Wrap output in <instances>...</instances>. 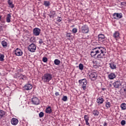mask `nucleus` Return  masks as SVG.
<instances>
[{
    "instance_id": "32",
    "label": "nucleus",
    "mask_w": 126,
    "mask_h": 126,
    "mask_svg": "<svg viewBox=\"0 0 126 126\" xmlns=\"http://www.w3.org/2000/svg\"><path fill=\"white\" fill-rule=\"evenodd\" d=\"M62 100L64 102H66V101H67V96H66L65 95H63V97L62 98Z\"/></svg>"
},
{
    "instance_id": "1",
    "label": "nucleus",
    "mask_w": 126,
    "mask_h": 126,
    "mask_svg": "<svg viewBox=\"0 0 126 126\" xmlns=\"http://www.w3.org/2000/svg\"><path fill=\"white\" fill-rule=\"evenodd\" d=\"M106 55V48L102 47H97L92 49L91 52V57L97 56L96 59H104Z\"/></svg>"
},
{
    "instance_id": "37",
    "label": "nucleus",
    "mask_w": 126,
    "mask_h": 126,
    "mask_svg": "<svg viewBox=\"0 0 126 126\" xmlns=\"http://www.w3.org/2000/svg\"><path fill=\"white\" fill-rule=\"evenodd\" d=\"M50 14L52 15L53 16H55L56 14V11H50Z\"/></svg>"
},
{
    "instance_id": "19",
    "label": "nucleus",
    "mask_w": 126,
    "mask_h": 126,
    "mask_svg": "<svg viewBox=\"0 0 126 126\" xmlns=\"http://www.w3.org/2000/svg\"><path fill=\"white\" fill-rule=\"evenodd\" d=\"M113 37L115 39H119L120 38V32L118 31L115 32L113 34Z\"/></svg>"
},
{
    "instance_id": "35",
    "label": "nucleus",
    "mask_w": 126,
    "mask_h": 126,
    "mask_svg": "<svg viewBox=\"0 0 126 126\" xmlns=\"http://www.w3.org/2000/svg\"><path fill=\"white\" fill-rule=\"evenodd\" d=\"M39 118H43V117H44V112H40V113L39 114Z\"/></svg>"
},
{
    "instance_id": "31",
    "label": "nucleus",
    "mask_w": 126,
    "mask_h": 126,
    "mask_svg": "<svg viewBox=\"0 0 126 126\" xmlns=\"http://www.w3.org/2000/svg\"><path fill=\"white\" fill-rule=\"evenodd\" d=\"M84 66H83V64L82 63H80L79 64V68L80 70H83Z\"/></svg>"
},
{
    "instance_id": "44",
    "label": "nucleus",
    "mask_w": 126,
    "mask_h": 126,
    "mask_svg": "<svg viewBox=\"0 0 126 126\" xmlns=\"http://www.w3.org/2000/svg\"><path fill=\"white\" fill-rule=\"evenodd\" d=\"M103 126H107V123L105 122V123L103 124Z\"/></svg>"
},
{
    "instance_id": "25",
    "label": "nucleus",
    "mask_w": 126,
    "mask_h": 126,
    "mask_svg": "<svg viewBox=\"0 0 126 126\" xmlns=\"http://www.w3.org/2000/svg\"><path fill=\"white\" fill-rule=\"evenodd\" d=\"M121 108L122 110H126V104L125 103H123L121 105Z\"/></svg>"
},
{
    "instance_id": "8",
    "label": "nucleus",
    "mask_w": 126,
    "mask_h": 126,
    "mask_svg": "<svg viewBox=\"0 0 126 126\" xmlns=\"http://www.w3.org/2000/svg\"><path fill=\"white\" fill-rule=\"evenodd\" d=\"M113 16L114 19H121V18H123V13H115L113 14Z\"/></svg>"
},
{
    "instance_id": "16",
    "label": "nucleus",
    "mask_w": 126,
    "mask_h": 126,
    "mask_svg": "<svg viewBox=\"0 0 126 126\" xmlns=\"http://www.w3.org/2000/svg\"><path fill=\"white\" fill-rule=\"evenodd\" d=\"M6 21L7 23H9L11 22V15H10V14H7L6 16Z\"/></svg>"
},
{
    "instance_id": "10",
    "label": "nucleus",
    "mask_w": 126,
    "mask_h": 126,
    "mask_svg": "<svg viewBox=\"0 0 126 126\" xmlns=\"http://www.w3.org/2000/svg\"><path fill=\"white\" fill-rule=\"evenodd\" d=\"M32 102L34 105H39L40 103V99L38 97L33 96L32 99Z\"/></svg>"
},
{
    "instance_id": "17",
    "label": "nucleus",
    "mask_w": 126,
    "mask_h": 126,
    "mask_svg": "<svg viewBox=\"0 0 126 126\" xmlns=\"http://www.w3.org/2000/svg\"><path fill=\"white\" fill-rule=\"evenodd\" d=\"M84 119L86 122V125H87V126H89V122H88L89 121V116L87 115H85Z\"/></svg>"
},
{
    "instance_id": "5",
    "label": "nucleus",
    "mask_w": 126,
    "mask_h": 126,
    "mask_svg": "<svg viewBox=\"0 0 126 126\" xmlns=\"http://www.w3.org/2000/svg\"><path fill=\"white\" fill-rule=\"evenodd\" d=\"M81 33L83 34H87L89 32V28L87 25H84L82 26L80 30Z\"/></svg>"
},
{
    "instance_id": "12",
    "label": "nucleus",
    "mask_w": 126,
    "mask_h": 126,
    "mask_svg": "<svg viewBox=\"0 0 126 126\" xmlns=\"http://www.w3.org/2000/svg\"><path fill=\"white\" fill-rule=\"evenodd\" d=\"M33 88V86L31 84H27L24 87V90H27V91H29Z\"/></svg>"
},
{
    "instance_id": "40",
    "label": "nucleus",
    "mask_w": 126,
    "mask_h": 126,
    "mask_svg": "<svg viewBox=\"0 0 126 126\" xmlns=\"http://www.w3.org/2000/svg\"><path fill=\"white\" fill-rule=\"evenodd\" d=\"M66 37H69V38H70V37H71V35H70V33H68L66 34Z\"/></svg>"
},
{
    "instance_id": "4",
    "label": "nucleus",
    "mask_w": 126,
    "mask_h": 126,
    "mask_svg": "<svg viewBox=\"0 0 126 126\" xmlns=\"http://www.w3.org/2000/svg\"><path fill=\"white\" fill-rule=\"evenodd\" d=\"M79 82L80 83V86H81L83 89L85 90L86 89V85H87V80L86 79H83L80 80Z\"/></svg>"
},
{
    "instance_id": "7",
    "label": "nucleus",
    "mask_w": 126,
    "mask_h": 126,
    "mask_svg": "<svg viewBox=\"0 0 126 126\" xmlns=\"http://www.w3.org/2000/svg\"><path fill=\"white\" fill-rule=\"evenodd\" d=\"M29 51L32 53H34L36 51V45L34 43H32L30 44L28 48Z\"/></svg>"
},
{
    "instance_id": "39",
    "label": "nucleus",
    "mask_w": 126,
    "mask_h": 126,
    "mask_svg": "<svg viewBox=\"0 0 126 126\" xmlns=\"http://www.w3.org/2000/svg\"><path fill=\"white\" fill-rule=\"evenodd\" d=\"M72 32H73V33H77V29H76V28L73 29Z\"/></svg>"
},
{
    "instance_id": "34",
    "label": "nucleus",
    "mask_w": 126,
    "mask_h": 126,
    "mask_svg": "<svg viewBox=\"0 0 126 126\" xmlns=\"http://www.w3.org/2000/svg\"><path fill=\"white\" fill-rule=\"evenodd\" d=\"M20 76L23 80H26V76L24 75H21Z\"/></svg>"
},
{
    "instance_id": "29",
    "label": "nucleus",
    "mask_w": 126,
    "mask_h": 126,
    "mask_svg": "<svg viewBox=\"0 0 126 126\" xmlns=\"http://www.w3.org/2000/svg\"><path fill=\"white\" fill-rule=\"evenodd\" d=\"M44 4L45 6H50V1H44Z\"/></svg>"
},
{
    "instance_id": "38",
    "label": "nucleus",
    "mask_w": 126,
    "mask_h": 126,
    "mask_svg": "<svg viewBox=\"0 0 126 126\" xmlns=\"http://www.w3.org/2000/svg\"><path fill=\"white\" fill-rule=\"evenodd\" d=\"M121 124L122 126H125V125H126V121L122 120L121 122Z\"/></svg>"
},
{
    "instance_id": "18",
    "label": "nucleus",
    "mask_w": 126,
    "mask_h": 126,
    "mask_svg": "<svg viewBox=\"0 0 126 126\" xmlns=\"http://www.w3.org/2000/svg\"><path fill=\"white\" fill-rule=\"evenodd\" d=\"M109 65L111 69H116L117 68V65L114 62L110 63Z\"/></svg>"
},
{
    "instance_id": "15",
    "label": "nucleus",
    "mask_w": 126,
    "mask_h": 126,
    "mask_svg": "<svg viewBox=\"0 0 126 126\" xmlns=\"http://www.w3.org/2000/svg\"><path fill=\"white\" fill-rule=\"evenodd\" d=\"M116 74L114 73H111L108 75V77L109 79H110V80H112L114 78H116Z\"/></svg>"
},
{
    "instance_id": "30",
    "label": "nucleus",
    "mask_w": 126,
    "mask_h": 126,
    "mask_svg": "<svg viewBox=\"0 0 126 126\" xmlns=\"http://www.w3.org/2000/svg\"><path fill=\"white\" fill-rule=\"evenodd\" d=\"M105 106L107 108V109H109V108L111 107V103L109 102H107L105 104Z\"/></svg>"
},
{
    "instance_id": "11",
    "label": "nucleus",
    "mask_w": 126,
    "mask_h": 126,
    "mask_svg": "<svg viewBox=\"0 0 126 126\" xmlns=\"http://www.w3.org/2000/svg\"><path fill=\"white\" fill-rule=\"evenodd\" d=\"M14 54L16 56H21L23 55V52H22V51L20 49L16 48L14 51Z\"/></svg>"
},
{
    "instance_id": "42",
    "label": "nucleus",
    "mask_w": 126,
    "mask_h": 126,
    "mask_svg": "<svg viewBox=\"0 0 126 126\" xmlns=\"http://www.w3.org/2000/svg\"><path fill=\"white\" fill-rule=\"evenodd\" d=\"M55 95L56 96H60V94L59 93V92H56L55 93Z\"/></svg>"
},
{
    "instance_id": "21",
    "label": "nucleus",
    "mask_w": 126,
    "mask_h": 126,
    "mask_svg": "<svg viewBox=\"0 0 126 126\" xmlns=\"http://www.w3.org/2000/svg\"><path fill=\"white\" fill-rule=\"evenodd\" d=\"M45 112L47 114H51L52 113V108H51V106H48L46 109Z\"/></svg>"
},
{
    "instance_id": "2",
    "label": "nucleus",
    "mask_w": 126,
    "mask_h": 126,
    "mask_svg": "<svg viewBox=\"0 0 126 126\" xmlns=\"http://www.w3.org/2000/svg\"><path fill=\"white\" fill-rule=\"evenodd\" d=\"M52 79H53V75L49 73L45 74L42 77V80L43 82H44V83H48L50 82Z\"/></svg>"
},
{
    "instance_id": "24",
    "label": "nucleus",
    "mask_w": 126,
    "mask_h": 126,
    "mask_svg": "<svg viewBox=\"0 0 126 126\" xmlns=\"http://www.w3.org/2000/svg\"><path fill=\"white\" fill-rule=\"evenodd\" d=\"M5 116V112L3 110H0V119Z\"/></svg>"
},
{
    "instance_id": "36",
    "label": "nucleus",
    "mask_w": 126,
    "mask_h": 126,
    "mask_svg": "<svg viewBox=\"0 0 126 126\" xmlns=\"http://www.w3.org/2000/svg\"><path fill=\"white\" fill-rule=\"evenodd\" d=\"M62 19H63L61 17H58V18H57V20L58 22H61Z\"/></svg>"
},
{
    "instance_id": "22",
    "label": "nucleus",
    "mask_w": 126,
    "mask_h": 126,
    "mask_svg": "<svg viewBox=\"0 0 126 126\" xmlns=\"http://www.w3.org/2000/svg\"><path fill=\"white\" fill-rule=\"evenodd\" d=\"M96 101L98 104H102L103 102H104V99L102 97H99L97 99Z\"/></svg>"
},
{
    "instance_id": "20",
    "label": "nucleus",
    "mask_w": 126,
    "mask_h": 126,
    "mask_svg": "<svg viewBox=\"0 0 126 126\" xmlns=\"http://www.w3.org/2000/svg\"><path fill=\"white\" fill-rule=\"evenodd\" d=\"M8 4L9 5V7H10L11 8H13V7H14V5L13 4L12 0H8Z\"/></svg>"
},
{
    "instance_id": "27",
    "label": "nucleus",
    "mask_w": 126,
    "mask_h": 126,
    "mask_svg": "<svg viewBox=\"0 0 126 126\" xmlns=\"http://www.w3.org/2000/svg\"><path fill=\"white\" fill-rule=\"evenodd\" d=\"M4 61V55L0 54V61L3 62Z\"/></svg>"
},
{
    "instance_id": "46",
    "label": "nucleus",
    "mask_w": 126,
    "mask_h": 126,
    "mask_svg": "<svg viewBox=\"0 0 126 126\" xmlns=\"http://www.w3.org/2000/svg\"><path fill=\"white\" fill-rule=\"evenodd\" d=\"M1 19V16L0 15V20Z\"/></svg>"
},
{
    "instance_id": "28",
    "label": "nucleus",
    "mask_w": 126,
    "mask_h": 126,
    "mask_svg": "<svg viewBox=\"0 0 126 126\" xmlns=\"http://www.w3.org/2000/svg\"><path fill=\"white\" fill-rule=\"evenodd\" d=\"M93 115H94V116H98L99 115V111L97 110H94L93 111Z\"/></svg>"
},
{
    "instance_id": "9",
    "label": "nucleus",
    "mask_w": 126,
    "mask_h": 126,
    "mask_svg": "<svg viewBox=\"0 0 126 126\" xmlns=\"http://www.w3.org/2000/svg\"><path fill=\"white\" fill-rule=\"evenodd\" d=\"M41 33V30L38 28H35L33 30V34L34 36H39Z\"/></svg>"
},
{
    "instance_id": "3",
    "label": "nucleus",
    "mask_w": 126,
    "mask_h": 126,
    "mask_svg": "<svg viewBox=\"0 0 126 126\" xmlns=\"http://www.w3.org/2000/svg\"><path fill=\"white\" fill-rule=\"evenodd\" d=\"M89 76L91 80L94 81L97 79L98 77V72L96 70H92L89 72Z\"/></svg>"
},
{
    "instance_id": "6",
    "label": "nucleus",
    "mask_w": 126,
    "mask_h": 126,
    "mask_svg": "<svg viewBox=\"0 0 126 126\" xmlns=\"http://www.w3.org/2000/svg\"><path fill=\"white\" fill-rule=\"evenodd\" d=\"M98 41L100 43H105L106 40V37L103 34H100L98 35Z\"/></svg>"
},
{
    "instance_id": "45",
    "label": "nucleus",
    "mask_w": 126,
    "mask_h": 126,
    "mask_svg": "<svg viewBox=\"0 0 126 126\" xmlns=\"http://www.w3.org/2000/svg\"><path fill=\"white\" fill-rule=\"evenodd\" d=\"M98 66H101L102 65V64H97Z\"/></svg>"
},
{
    "instance_id": "26",
    "label": "nucleus",
    "mask_w": 126,
    "mask_h": 126,
    "mask_svg": "<svg viewBox=\"0 0 126 126\" xmlns=\"http://www.w3.org/2000/svg\"><path fill=\"white\" fill-rule=\"evenodd\" d=\"M54 63L56 65H59L61 63V61L59 59H56L54 61Z\"/></svg>"
},
{
    "instance_id": "41",
    "label": "nucleus",
    "mask_w": 126,
    "mask_h": 126,
    "mask_svg": "<svg viewBox=\"0 0 126 126\" xmlns=\"http://www.w3.org/2000/svg\"><path fill=\"white\" fill-rule=\"evenodd\" d=\"M39 44H43V40H42V39H39Z\"/></svg>"
},
{
    "instance_id": "23",
    "label": "nucleus",
    "mask_w": 126,
    "mask_h": 126,
    "mask_svg": "<svg viewBox=\"0 0 126 126\" xmlns=\"http://www.w3.org/2000/svg\"><path fill=\"white\" fill-rule=\"evenodd\" d=\"M1 44L4 48H6L7 47V42L4 40L2 41Z\"/></svg>"
},
{
    "instance_id": "14",
    "label": "nucleus",
    "mask_w": 126,
    "mask_h": 126,
    "mask_svg": "<svg viewBox=\"0 0 126 126\" xmlns=\"http://www.w3.org/2000/svg\"><path fill=\"white\" fill-rule=\"evenodd\" d=\"M11 124L13 126H16L18 124V120L16 118H13L11 120Z\"/></svg>"
},
{
    "instance_id": "43",
    "label": "nucleus",
    "mask_w": 126,
    "mask_h": 126,
    "mask_svg": "<svg viewBox=\"0 0 126 126\" xmlns=\"http://www.w3.org/2000/svg\"><path fill=\"white\" fill-rule=\"evenodd\" d=\"M49 17H50V18H54V16H53V15L51 14L49 15Z\"/></svg>"
},
{
    "instance_id": "13",
    "label": "nucleus",
    "mask_w": 126,
    "mask_h": 126,
    "mask_svg": "<svg viewBox=\"0 0 126 126\" xmlns=\"http://www.w3.org/2000/svg\"><path fill=\"white\" fill-rule=\"evenodd\" d=\"M114 88H119L122 86V83L120 81H117L113 83Z\"/></svg>"
},
{
    "instance_id": "33",
    "label": "nucleus",
    "mask_w": 126,
    "mask_h": 126,
    "mask_svg": "<svg viewBox=\"0 0 126 126\" xmlns=\"http://www.w3.org/2000/svg\"><path fill=\"white\" fill-rule=\"evenodd\" d=\"M42 61L43 62V63H47V62H48V58L46 57H43L42 59Z\"/></svg>"
}]
</instances>
